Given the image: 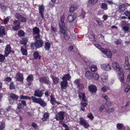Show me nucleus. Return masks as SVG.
<instances>
[{"instance_id": "1", "label": "nucleus", "mask_w": 130, "mask_h": 130, "mask_svg": "<svg viewBox=\"0 0 130 130\" xmlns=\"http://www.w3.org/2000/svg\"><path fill=\"white\" fill-rule=\"evenodd\" d=\"M64 19V16L63 15L61 18V21L59 23V27L60 28L59 33H62L63 34L64 39L68 40L69 39L70 36L68 32L66 31L67 30V28L63 22Z\"/></svg>"}, {"instance_id": "2", "label": "nucleus", "mask_w": 130, "mask_h": 130, "mask_svg": "<svg viewBox=\"0 0 130 130\" xmlns=\"http://www.w3.org/2000/svg\"><path fill=\"white\" fill-rule=\"evenodd\" d=\"M31 98L34 102L39 104L41 106L43 107L46 106V103L40 98L37 99L33 96H32Z\"/></svg>"}, {"instance_id": "3", "label": "nucleus", "mask_w": 130, "mask_h": 130, "mask_svg": "<svg viewBox=\"0 0 130 130\" xmlns=\"http://www.w3.org/2000/svg\"><path fill=\"white\" fill-rule=\"evenodd\" d=\"M79 97L80 99H82L83 101L81 102L80 104L81 106L83 107H86L88 104L85 102L86 100L85 98V95L84 93H80L79 94Z\"/></svg>"}, {"instance_id": "4", "label": "nucleus", "mask_w": 130, "mask_h": 130, "mask_svg": "<svg viewBox=\"0 0 130 130\" xmlns=\"http://www.w3.org/2000/svg\"><path fill=\"white\" fill-rule=\"evenodd\" d=\"M101 69L104 71L108 72L111 70L110 65L108 63H103L101 65Z\"/></svg>"}, {"instance_id": "5", "label": "nucleus", "mask_w": 130, "mask_h": 130, "mask_svg": "<svg viewBox=\"0 0 130 130\" xmlns=\"http://www.w3.org/2000/svg\"><path fill=\"white\" fill-rule=\"evenodd\" d=\"M36 41L35 43V47L37 48H39L42 47L43 44V42L42 40H40V37L38 38H34Z\"/></svg>"}, {"instance_id": "6", "label": "nucleus", "mask_w": 130, "mask_h": 130, "mask_svg": "<svg viewBox=\"0 0 130 130\" xmlns=\"http://www.w3.org/2000/svg\"><path fill=\"white\" fill-rule=\"evenodd\" d=\"M112 66L114 70L117 71H122L123 69L120 67L119 64L116 62H113L112 63Z\"/></svg>"}, {"instance_id": "7", "label": "nucleus", "mask_w": 130, "mask_h": 130, "mask_svg": "<svg viewBox=\"0 0 130 130\" xmlns=\"http://www.w3.org/2000/svg\"><path fill=\"white\" fill-rule=\"evenodd\" d=\"M101 51L108 57L109 58L111 57L112 54L111 52L109 49L104 48H101Z\"/></svg>"}, {"instance_id": "8", "label": "nucleus", "mask_w": 130, "mask_h": 130, "mask_svg": "<svg viewBox=\"0 0 130 130\" xmlns=\"http://www.w3.org/2000/svg\"><path fill=\"white\" fill-rule=\"evenodd\" d=\"M79 122L80 125L83 126L85 128H87L89 126L88 123L83 118H80Z\"/></svg>"}, {"instance_id": "9", "label": "nucleus", "mask_w": 130, "mask_h": 130, "mask_svg": "<svg viewBox=\"0 0 130 130\" xmlns=\"http://www.w3.org/2000/svg\"><path fill=\"white\" fill-rule=\"evenodd\" d=\"M88 88L90 92L92 94L96 93L97 90L96 86L93 85H91L88 87Z\"/></svg>"}, {"instance_id": "10", "label": "nucleus", "mask_w": 130, "mask_h": 130, "mask_svg": "<svg viewBox=\"0 0 130 130\" xmlns=\"http://www.w3.org/2000/svg\"><path fill=\"white\" fill-rule=\"evenodd\" d=\"M122 25L123 26H125L123 27V29L125 32H127L130 28V24L126 21H122Z\"/></svg>"}, {"instance_id": "11", "label": "nucleus", "mask_w": 130, "mask_h": 130, "mask_svg": "<svg viewBox=\"0 0 130 130\" xmlns=\"http://www.w3.org/2000/svg\"><path fill=\"white\" fill-rule=\"evenodd\" d=\"M101 79L104 83H106L108 81V74L106 73H103L101 75Z\"/></svg>"}, {"instance_id": "12", "label": "nucleus", "mask_w": 130, "mask_h": 130, "mask_svg": "<svg viewBox=\"0 0 130 130\" xmlns=\"http://www.w3.org/2000/svg\"><path fill=\"white\" fill-rule=\"evenodd\" d=\"M118 78L120 80L121 83H123L124 82V74L123 73V70L122 71L119 72L117 75Z\"/></svg>"}, {"instance_id": "13", "label": "nucleus", "mask_w": 130, "mask_h": 130, "mask_svg": "<svg viewBox=\"0 0 130 130\" xmlns=\"http://www.w3.org/2000/svg\"><path fill=\"white\" fill-rule=\"evenodd\" d=\"M64 112L61 111L57 114L56 116V119L58 120H62L64 119Z\"/></svg>"}, {"instance_id": "14", "label": "nucleus", "mask_w": 130, "mask_h": 130, "mask_svg": "<svg viewBox=\"0 0 130 130\" xmlns=\"http://www.w3.org/2000/svg\"><path fill=\"white\" fill-rule=\"evenodd\" d=\"M33 31L34 38H35L37 39L38 38L40 37V36L39 35V31L38 28L36 27H35L33 29Z\"/></svg>"}, {"instance_id": "15", "label": "nucleus", "mask_w": 130, "mask_h": 130, "mask_svg": "<svg viewBox=\"0 0 130 130\" xmlns=\"http://www.w3.org/2000/svg\"><path fill=\"white\" fill-rule=\"evenodd\" d=\"M20 22L18 20L15 21L13 24L15 26L13 27V29L14 30H17L20 29Z\"/></svg>"}, {"instance_id": "16", "label": "nucleus", "mask_w": 130, "mask_h": 130, "mask_svg": "<svg viewBox=\"0 0 130 130\" xmlns=\"http://www.w3.org/2000/svg\"><path fill=\"white\" fill-rule=\"evenodd\" d=\"M39 80L40 82L43 83L48 84L50 83L49 78L48 77H41L39 78Z\"/></svg>"}, {"instance_id": "17", "label": "nucleus", "mask_w": 130, "mask_h": 130, "mask_svg": "<svg viewBox=\"0 0 130 130\" xmlns=\"http://www.w3.org/2000/svg\"><path fill=\"white\" fill-rule=\"evenodd\" d=\"M43 91L42 90H40L38 89H36L35 92V95L36 96L41 97L43 94Z\"/></svg>"}, {"instance_id": "18", "label": "nucleus", "mask_w": 130, "mask_h": 130, "mask_svg": "<svg viewBox=\"0 0 130 130\" xmlns=\"http://www.w3.org/2000/svg\"><path fill=\"white\" fill-rule=\"evenodd\" d=\"M15 78L17 80L19 81H23V74L20 72H18L17 73Z\"/></svg>"}, {"instance_id": "19", "label": "nucleus", "mask_w": 130, "mask_h": 130, "mask_svg": "<svg viewBox=\"0 0 130 130\" xmlns=\"http://www.w3.org/2000/svg\"><path fill=\"white\" fill-rule=\"evenodd\" d=\"M33 80V77L32 75H29L27 78L26 80L28 82L27 85L28 86H30L31 84L32 81Z\"/></svg>"}, {"instance_id": "20", "label": "nucleus", "mask_w": 130, "mask_h": 130, "mask_svg": "<svg viewBox=\"0 0 130 130\" xmlns=\"http://www.w3.org/2000/svg\"><path fill=\"white\" fill-rule=\"evenodd\" d=\"M11 47L10 45L9 44L7 45L5 48V55L6 56H7L11 52Z\"/></svg>"}, {"instance_id": "21", "label": "nucleus", "mask_w": 130, "mask_h": 130, "mask_svg": "<svg viewBox=\"0 0 130 130\" xmlns=\"http://www.w3.org/2000/svg\"><path fill=\"white\" fill-rule=\"evenodd\" d=\"M61 87L62 89H65L68 86V82L66 80H62L61 83Z\"/></svg>"}, {"instance_id": "22", "label": "nucleus", "mask_w": 130, "mask_h": 130, "mask_svg": "<svg viewBox=\"0 0 130 130\" xmlns=\"http://www.w3.org/2000/svg\"><path fill=\"white\" fill-rule=\"evenodd\" d=\"M50 102L52 105H54L55 104H56L57 105L60 104V103L59 102L56 101L55 100V98L52 95H51L50 96Z\"/></svg>"}, {"instance_id": "23", "label": "nucleus", "mask_w": 130, "mask_h": 130, "mask_svg": "<svg viewBox=\"0 0 130 130\" xmlns=\"http://www.w3.org/2000/svg\"><path fill=\"white\" fill-rule=\"evenodd\" d=\"M93 73L89 71H87L85 74V76L87 79L91 80L92 78Z\"/></svg>"}, {"instance_id": "24", "label": "nucleus", "mask_w": 130, "mask_h": 130, "mask_svg": "<svg viewBox=\"0 0 130 130\" xmlns=\"http://www.w3.org/2000/svg\"><path fill=\"white\" fill-rule=\"evenodd\" d=\"M125 65L124 66V69L126 70H128L129 68V66L130 65L129 64V63L128 60V58L127 57H126L125 58Z\"/></svg>"}, {"instance_id": "25", "label": "nucleus", "mask_w": 130, "mask_h": 130, "mask_svg": "<svg viewBox=\"0 0 130 130\" xmlns=\"http://www.w3.org/2000/svg\"><path fill=\"white\" fill-rule=\"evenodd\" d=\"M5 35V30L4 27L3 26L0 27V37H2V35ZM2 42V41L0 39V43Z\"/></svg>"}, {"instance_id": "26", "label": "nucleus", "mask_w": 130, "mask_h": 130, "mask_svg": "<svg viewBox=\"0 0 130 130\" xmlns=\"http://www.w3.org/2000/svg\"><path fill=\"white\" fill-rule=\"evenodd\" d=\"M39 12L42 18H43V12L44 9V7L43 5H39Z\"/></svg>"}, {"instance_id": "27", "label": "nucleus", "mask_w": 130, "mask_h": 130, "mask_svg": "<svg viewBox=\"0 0 130 130\" xmlns=\"http://www.w3.org/2000/svg\"><path fill=\"white\" fill-rule=\"evenodd\" d=\"M76 17V15H74V14H71L68 16V19L69 22H71L74 20Z\"/></svg>"}, {"instance_id": "28", "label": "nucleus", "mask_w": 130, "mask_h": 130, "mask_svg": "<svg viewBox=\"0 0 130 130\" xmlns=\"http://www.w3.org/2000/svg\"><path fill=\"white\" fill-rule=\"evenodd\" d=\"M21 51L23 55H26L27 54V51L25 46L21 47Z\"/></svg>"}, {"instance_id": "29", "label": "nucleus", "mask_w": 130, "mask_h": 130, "mask_svg": "<svg viewBox=\"0 0 130 130\" xmlns=\"http://www.w3.org/2000/svg\"><path fill=\"white\" fill-rule=\"evenodd\" d=\"M116 127L117 129L119 130H121L125 129L124 126L123 124L121 123L117 124Z\"/></svg>"}, {"instance_id": "30", "label": "nucleus", "mask_w": 130, "mask_h": 130, "mask_svg": "<svg viewBox=\"0 0 130 130\" xmlns=\"http://www.w3.org/2000/svg\"><path fill=\"white\" fill-rule=\"evenodd\" d=\"M51 47V43L50 42H47L45 43L44 46V48L46 50H49Z\"/></svg>"}, {"instance_id": "31", "label": "nucleus", "mask_w": 130, "mask_h": 130, "mask_svg": "<svg viewBox=\"0 0 130 130\" xmlns=\"http://www.w3.org/2000/svg\"><path fill=\"white\" fill-rule=\"evenodd\" d=\"M51 77L52 78L54 84H57L58 83L59 79L58 77H54L52 75H51Z\"/></svg>"}, {"instance_id": "32", "label": "nucleus", "mask_w": 130, "mask_h": 130, "mask_svg": "<svg viewBox=\"0 0 130 130\" xmlns=\"http://www.w3.org/2000/svg\"><path fill=\"white\" fill-rule=\"evenodd\" d=\"M124 89L125 92H128L130 89V85L127 84H126L124 85Z\"/></svg>"}, {"instance_id": "33", "label": "nucleus", "mask_w": 130, "mask_h": 130, "mask_svg": "<svg viewBox=\"0 0 130 130\" xmlns=\"http://www.w3.org/2000/svg\"><path fill=\"white\" fill-rule=\"evenodd\" d=\"M33 55L34 58L35 59H39L41 58V56L39 55V53L37 52H34Z\"/></svg>"}, {"instance_id": "34", "label": "nucleus", "mask_w": 130, "mask_h": 130, "mask_svg": "<svg viewBox=\"0 0 130 130\" xmlns=\"http://www.w3.org/2000/svg\"><path fill=\"white\" fill-rule=\"evenodd\" d=\"M71 78V76L69 74H67L63 76L62 79L63 80H66L67 81L68 80L70 79Z\"/></svg>"}, {"instance_id": "35", "label": "nucleus", "mask_w": 130, "mask_h": 130, "mask_svg": "<svg viewBox=\"0 0 130 130\" xmlns=\"http://www.w3.org/2000/svg\"><path fill=\"white\" fill-rule=\"evenodd\" d=\"M92 78L96 80H98L100 78V77L98 74L94 73H93Z\"/></svg>"}, {"instance_id": "36", "label": "nucleus", "mask_w": 130, "mask_h": 130, "mask_svg": "<svg viewBox=\"0 0 130 130\" xmlns=\"http://www.w3.org/2000/svg\"><path fill=\"white\" fill-rule=\"evenodd\" d=\"M49 117V113H45L44 115L43 118H42L43 121L46 120Z\"/></svg>"}, {"instance_id": "37", "label": "nucleus", "mask_w": 130, "mask_h": 130, "mask_svg": "<svg viewBox=\"0 0 130 130\" xmlns=\"http://www.w3.org/2000/svg\"><path fill=\"white\" fill-rule=\"evenodd\" d=\"M91 70L92 72H95L97 70V66L95 65H92L90 66Z\"/></svg>"}, {"instance_id": "38", "label": "nucleus", "mask_w": 130, "mask_h": 130, "mask_svg": "<svg viewBox=\"0 0 130 130\" xmlns=\"http://www.w3.org/2000/svg\"><path fill=\"white\" fill-rule=\"evenodd\" d=\"M27 41V39L26 38H23L22 40L21 41L20 43L21 44H24V45H26Z\"/></svg>"}, {"instance_id": "39", "label": "nucleus", "mask_w": 130, "mask_h": 130, "mask_svg": "<svg viewBox=\"0 0 130 130\" xmlns=\"http://www.w3.org/2000/svg\"><path fill=\"white\" fill-rule=\"evenodd\" d=\"M110 87L107 86H104L101 88V90L104 92H106L107 90H109Z\"/></svg>"}, {"instance_id": "40", "label": "nucleus", "mask_w": 130, "mask_h": 130, "mask_svg": "<svg viewBox=\"0 0 130 130\" xmlns=\"http://www.w3.org/2000/svg\"><path fill=\"white\" fill-rule=\"evenodd\" d=\"M9 97L11 99L12 98L16 100L18 98V96L17 95L13 93H11L10 94Z\"/></svg>"}, {"instance_id": "41", "label": "nucleus", "mask_w": 130, "mask_h": 130, "mask_svg": "<svg viewBox=\"0 0 130 130\" xmlns=\"http://www.w3.org/2000/svg\"><path fill=\"white\" fill-rule=\"evenodd\" d=\"M89 37L91 41H93V42H95V36L93 34H91Z\"/></svg>"}, {"instance_id": "42", "label": "nucleus", "mask_w": 130, "mask_h": 130, "mask_svg": "<svg viewBox=\"0 0 130 130\" xmlns=\"http://www.w3.org/2000/svg\"><path fill=\"white\" fill-rule=\"evenodd\" d=\"M20 99H30V97L25 95H22L20 96Z\"/></svg>"}, {"instance_id": "43", "label": "nucleus", "mask_w": 130, "mask_h": 130, "mask_svg": "<svg viewBox=\"0 0 130 130\" xmlns=\"http://www.w3.org/2000/svg\"><path fill=\"white\" fill-rule=\"evenodd\" d=\"M77 88L79 90H82L84 88V85L83 84L80 83L77 86Z\"/></svg>"}, {"instance_id": "44", "label": "nucleus", "mask_w": 130, "mask_h": 130, "mask_svg": "<svg viewBox=\"0 0 130 130\" xmlns=\"http://www.w3.org/2000/svg\"><path fill=\"white\" fill-rule=\"evenodd\" d=\"M101 7L104 10H107V4L106 3L102 4Z\"/></svg>"}, {"instance_id": "45", "label": "nucleus", "mask_w": 130, "mask_h": 130, "mask_svg": "<svg viewBox=\"0 0 130 130\" xmlns=\"http://www.w3.org/2000/svg\"><path fill=\"white\" fill-rule=\"evenodd\" d=\"M24 32L22 30H20L19 31L18 34L19 37H22L24 35Z\"/></svg>"}, {"instance_id": "46", "label": "nucleus", "mask_w": 130, "mask_h": 130, "mask_svg": "<svg viewBox=\"0 0 130 130\" xmlns=\"http://www.w3.org/2000/svg\"><path fill=\"white\" fill-rule=\"evenodd\" d=\"M10 18V17H8L6 18L3 21L4 23L5 24H7L8 22H9V19Z\"/></svg>"}, {"instance_id": "47", "label": "nucleus", "mask_w": 130, "mask_h": 130, "mask_svg": "<svg viewBox=\"0 0 130 130\" xmlns=\"http://www.w3.org/2000/svg\"><path fill=\"white\" fill-rule=\"evenodd\" d=\"M11 109V107L10 106H9L8 107H7V108L4 110L6 114L7 115L8 112Z\"/></svg>"}, {"instance_id": "48", "label": "nucleus", "mask_w": 130, "mask_h": 130, "mask_svg": "<svg viewBox=\"0 0 130 130\" xmlns=\"http://www.w3.org/2000/svg\"><path fill=\"white\" fill-rule=\"evenodd\" d=\"M94 42H93V43L94 44V45L95 46L98 48L99 49H100L101 50V48H102L101 46L100 45H99V44H98V43H95Z\"/></svg>"}, {"instance_id": "49", "label": "nucleus", "mask_w": 130, "mask_h": 130, "mask_svg": "<svg viewBox=\"0 0 130 130\" xmlns=\"http://www.w3.org/2000/svg\"><path fill=\"white\" fill-rule=\"evenodd\" d=\"M87 117L91 120H93L94 118V116L91 113H89L87 116Z\"/></svg>"}, {"instance_id": "50", "label": "nucleus", "mask_w": 130, "mask_h": 130, "mask_svg": "<svg viewBox=\"0 0 130 130\" xmlns=\"http://www.w3.org/2000/svg\"><path fill=\"white\" fill-rule=\"evenodd\" d=\"M7 115L6 114L5 110L3 109L0 108V115Z\"/></svg>"}, {"instance_id": "51", "label": "nucleus", "mask_w": 130, "mask_h": 130, "mask_svg": "<svg viewBox=\"0 0 130 130\" xmlns=\"http://www.w3.org/2000/svg\"><path fill=\"white\" fill-rule=\"evenodd\" d=\"M22 15L18 13H17L15 14V17L16 18L19 20H20V19L22 17Z\"/></svg>"}, {"instance_id": "52", "label": "nucleus", "mask_w": 130, "mask_h": 130, "mask_svg": "<svg viewBox=\"0 0 130 130\" xmlns=\"http://www.w3.org/2000/svg\"><path fill=\"white\" fill-rule=\"evenodd\" d=\"M106 104L107 106L109 107L112 105V103L111 102L108 100L106 101Z\"/></svg>"}, {"instance_id": "53", "label": "nucleus", "mask_w": 130, "mask_h": 130, "mask_svg": "<svg viewBox=\"0 0 130 130\" xmlns=\"http://www.w3.org/2000/svg\"><path fill=\"white\" fill-rule=\"evenodd\" d=\"M76 9V7L74 6H72L70 8V11L71 12H73Z\"/></svg>"}, {"instance_id": "54", "label": "nucleus", "mask_w": 130, "mask_h": 130, "mask_svg": "<svg viewBox=\"0 0 130 130\" xmlns=\"http://www.w3.org/2000/svg\"><path fill=\"white\" fill-rule=\"evenodd\" d=\"M105 106L104 105H102L100 106L99 108V111L101 112L104 109Z\"/></svg>"}, {"instance_id": "55", "label": "nucleus", "mask_w": 130, "mask_h": 130, "mask_svg": "<svg viewBox=\"0 0 130 130\" xmlns=\"http://www.w3.org/2000/svg\"><path fill=\"white\" fill-rule=\"evenodd\" d=\"M5 59V57L3 55L0 54V62L3 61Z\"/></svg>"}, {"instance_id": "56", "label": "nucleus", "mask_w": 130, "mask_h": 130, "mask_svg": "<svg viewBox=\"0 0 130 130\" xmlns=\"http://www.w3.org/2000/svg\"><path fill=\"white\" fill-rule=\"evenodd\" d=\"M20 20H19V21L23 22H25L26 21V18L25 17H24L22 16V17L20 19Z\"/></svg>"}, {"instance_id": "57", "label": "nucleus", "mask_w": 130, "mask_h": 130, "mask_svg": "<svg viewBox=\"0 0 130 130\" xmlns=\"http://www.w3.org/2000/svg\"><path fill=\"white\" fill-rule=\"evenodd\" d=\"M98 0H89V3L91 4H94L96 3Z\"/></svg>"}, {"instance_id": "58", "label": "nucleus", "mask_w": 130, "mask_h": 130, "mask_svg": "<svg viewBox=\"0 0 130 130\" xmlns=\"http://www.w3.org/2000/svg\"><path fill=\"white\" fill-rule=\"evenodd\" d=\"M125 104V102L124 101H123L122 103L121 104V105H121L120 106L122 107H123L124 106L126 107L127 106L128 104V103H126L125 104ZM119 106H120V105Z\"/></svg>"}, {"instance_id": "59", "label": "nucleus", "mask_w": 130, "mask_h": 130, "mask_svg": "<svg viewBox=\"0 0 130 130\" xmlns=\"http://www.w3.org/2000/svg\"><path fill=\"white\" fill-rule=\"evenodd\" d=\"M114 111V109L113 108H109L106 110V111L109 113H110Z\"/></svg>"}, {"instance_id": "60", "label": "nucleus", "mask_w": 130, "mask_h": 130, "mask_svg": "<svg viewBox=\"0 0 130 130\" xmlns=\"http://www.w3.org/2000/svg\"><path fill=\"white\" fill-rule=\"evenodd\" d=\"M11 80V78L10 77H7L5 78L4 79V80L5 81L9 82H10Z\"/></svg>"}, {"instance_id": "61", "label": "nucleus", "mask_w": 130, "mask_h": 130, "mask_svg": "<svg viewBox=\"0 0 130 130\" xmlns=\"http://www.w3.org/2000/svg\"><path fill=\"white\" fill-rule=\"evenodd\" d=\"M80 16L81 17H83L84 18L85 17V12L82 11L80 14Z\"/></svg>"}, {"instance_id": "62", "label": "nucleus", "mask_w": 130, "mask_h": 130, "mask_svg": "<svg viewBox=\"0 0 130 130\" xmlns=\"http://www.w3.org/2000/svg\"><path fill=\"white\" fill-rule=\"evenodd\" d=\"M74 83L76 85L78 86L80 83L79 80V79H77L75 80Z\"/></svg>"}, {"instance_id": "63", "label": "nucleus", "mask_w": 130, "mask_h": 130, "mask_svg": "<svg viewBox=\"0 0 130 130\" xmlns=\"http://www.w3.org/2000/svg\"><path fill=\"white\" fill-rule=\"evenodd\" d=\"M22 104L21 103H19L18 105L17 106V109L19 110H20L22 108Z\"/></svg>"}, {"instance_id": "64", "label": "nucleus", "mask_w": 130, "mask_h": 130, "mask_svg": "<svg viewBox=\"0 0 130 130\" xmlns=\"http://www.w3.org/2000/svg\"><path fill=\"white\" fill-rule=\"evenodd\" d=\"M126 81L127 82H129L130 81V73L127 76Z\"/></svg>"}]
</instances>
